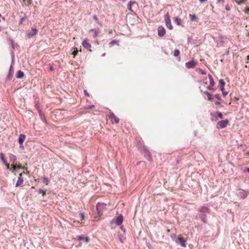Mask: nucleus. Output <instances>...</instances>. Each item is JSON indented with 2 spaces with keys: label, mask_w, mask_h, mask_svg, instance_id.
Segmentation results:
<instances>
[{
  "label": "nucleus",
  "mask_w": 249,
  "mask_h": 249,
  "mask_svg": "<svg viewBox=\"0 0 249 249\" xmlns=\"http://www.w3.org/2000/svg\"><path fill=\"white\" fill-rule=\"evenodd\" d=\"M137 146L139 151L142 155H143L146 160L150 162L153 160L152 154L147 146L143 144L141 142H138Z\"/></svg>",
  "instance_id": "f257e3e1"
},
{
  "label": "nucleus",
  "mask_w": 249,
  "mask_h": 249,
  "mask_svg": "<svg viewBox=\"0 0 249 249\" xmlns=\"http://www.w3.org/2000/svg\"><path fill=\"white\" fill-rule=\"evenodd\" d=\"M209 212V209L206 206H201L198 208L197 216L204 223H207L206 214Z\"/></svg>",
  "instance_id": "f03ea898"
},
{
  "label": "nucleus",
  "mask_w": 249,
  "mask_h": 249,
  "mask_svg": "<svg viewBox=\"0 0 249 249\" xmlns=\"http://www.w3.org/2000/svg\"><path fill=\"white\" fill-rule=\"evenodd\" d=\"M106 204L104 203H98L96 205V211L98 215L100 216L104 209H105Z\"/></svg>",
  "instance_id": "7ed1b4c3"
},
{
  "label": "nucleus",
  "mask_w": 249,
  "mask_h": 249,
  "mask_svg": "<svg viewBox=\"0 0 249 249\" xmlns=\"http://www.w3.org/2000/svg\"><path fill=\"white\" fill-rule=\"evenodd\" d=\"M164 20L165 22V25L166 27L170 30H172L173 29V26L171 24V19L170 18V16L169 14L167 13L164 16Z\"/></svg>",
  "instance_id": "20e7f679"
},
{
  "label": "nucleus",
  "mask_w": 249,
  "mask_h": 249,
  "mask_svg": "<svg viewBox=\"0 0 249 249\" xmlns=\"http://www.w3.org/2000/svg\"><path fill=\"white\" fill-rule=\"evenodd\" d=\"M229 121L228 119H225L224 120H221L220 121L218 122L216 127L218 129H222L226 127L227 125L229 124Z\"/></svg>",
  "instance_id": "39448f33"
},
{
  "label": "nucleus",
  "mask_w": 249,
  "mask_h": 249,
  "mask_svg": "<svg viewBox=\"0 0 249 249\" xmlns=\"http://www.w3.org/2000/svg\"><path fill=\"white\" fill-rule=\"evenodd\" d=\"M38 30L36 28V27H33L32 28V30L31 32H27L26 33V36L28 38H33L35 36H36L38 33Z\"/></svg>",
  "instance_id": "423d86ee"
},
{
  "label": "nucleus",
  "mask_w": 249,
  "mask_h": 249,
  "mask_svg": "<svg viewBox=\"0 0 249 249\" xmlns=\"http://www.w3.org/2000/svg\"><path fill=\"white\" fill-rule=\"evenodd\" d=\"M82 45L83 47L89 50V52H91L92 50L90 49L91 47V44L89 42V40L87 38H85V39L82 42Z\"/></svg>",
  "instance_id": "0eeeda50"
},
{
  "label": "nucleus",
  "mask_w": 249,
  "mask_h": 249,
  "mask_svg": "<svg viewBox=\"0 0 249 249\" xmlns=\"http://www.w3.org/2000/svg\"><path fill=\"white\" fill-rule=\"evenodd\" d=\"M249 195V190H242L237 194V196L242 199H245Z\"/></svg>",
  "instance_id": "6e6552de"
},
{
  "label": "nucleus",
  "mask_w": 249,
  "mask_h": 249,
  "mask_svg": "<svg viewBox=\"0 0 249 249\" xmlns=\"http://www.w3.org/2000/svg\"><path fill=\"white\" fill-rule=\"evenodd\" d=\"M209 79L210 80V84L207 87V89L209 90H212L213 89V87L215 85V82L212 75L210 74L208 75Z\"/></svg>",
  "instance_id": "1a4fd4ad"
},
{
  "label": "nucleus",
  "mask_w": 249,
  "mask_h": 249,
  "mask_svg": "<svg viewBox=\"0 0 249 249\" xmlns=\"http://www.w3.org/2000/svg\"><path fill=\"white\" fill-rule=\"evenodd\" d=\"M166 33L165 28L162 26H159L158 28V34L160 37L163 36Z\"/></svg>",
  "instance_id": "9d476101"
},
{
  "label": "nucleus",
  "mask_w": 249,
  "mask_h": 249,
  "mask_svg": "<svg viewBox=\"0 0 249 249\" xmlns=\"http://www.w3.org/2000/svg\"><path fill=\"white\" fill-rule=\"evenodd\" d=\"M108 117H109V119L111 121H114V122L116 124H118L119 123V121H120L119 119L118 118H117L116 117V116L112 112H109V115Z\"/></svg>",
  "instance_id": "9b49d317"
},
{
  "label": "nucleus",
  "mask_w": 249,
  "mask_h": 249,
  "mask_svg": "<svg viewBox=\"0 0 249 249\" xmlns=\"http://www.w3.org/2000/svg\"><path fill=\"white\" fill-rule=\"evenodd\" d=\"M196 64V62L194 60H191L185 64V66L188 69L194 68Z\"/></svg>",
  "instance_id": "f8f14e48"
},
{
  "label": "nucleus",
  "mask_w": 249,
  "mask_h": 249,
  "mask_svg": "<svg viewBox=\"0 0 249 249\" xmlns=\"http://www.w3.org/2000/svg\"><path fill=\"white\" fill-rule=\"evenodd\" d=\"M23 181H24V180H23V178L22 177V173H20L19 175V176L18 177V179L17 180V182L15 186L16 187H18L20 186V185H21L23 184Z\"/></svg>",
  "instance_id": "ddd939ff"
},
{
  "label": "nucleus",
  "mask_w": 249,
  "mask_h": 249,
  "mask_svg": "<svg viewBox=\"0 0 249 249\" xmlns=\"http://www.w3.org/2000/svg\"><path fill=\"white\" fill-rule=\"evenodd\" d=\"M94 32V34L93 35V37L94 39H96L99 34L101 33V30L99 29H98L97 30L95 29V28L91 29L89 30V32Z\"/></svg>",
  "instance_id": "4468645a"
},
{
  "label": "nucleus",
  "mask_w": 249,
  "mask_h": 249,
  "mask_svg": "<svg viewBox=\"0 0 249 249\" xmlns=\"http://www.w3.org/2000/svg\"><path fill=\"white\" fill-rule=\"evenodd\" d=\"M13 72H14V70H13V66L11 65L10 67V69H9L8 74L6 77V81L10 80L12 78L13 75Z\"/></svg>",
  "instance_id": "2eb2a0df"
},
{
  "label": "nucleus",
  "mask_w": 249,
  "mask_h": 249,
  "mask_svg": "<svg viewBox=\"0 0 249 249\" xmlns=\"http://www.w3.org/2000/svg\"><path fill=\"white\" fill-rule=\"evenodd\" d=\"M123 221V216L122 214H119L117 216L116 219V224L118 226H121Z\"/></svg>",
  "instance_id": "dca6fc26"
},
{
  "label": "nucleus",
  "mask_w": 249,
  "mask_h": 249,
  "mask_svg": "<svg viewBox=\"0 0 249 249\" xmlns=\"http://www.w3.org/2000/svg\"><path fill=\"white\" fill-rule=\"evenodd\" d=\"M26 136L23 134H20L19 135L18 142L20 145H22L24 140H25Z\"/></svg>",
  "instance_id": "f3484780"
},
{
  "label": "nucleus",
  "mask_w": 249,
  "mask_h": 249,
  "mask_svg": "<svg viewBox=\"0 0 249 249\" xmlns=\"http://www.w3.org/2000/svg\"><path fill=\"white\" fill-rule=\"evenodd\" d=\"M0 159H1L3 163L5 164V165L6 166L7 168L9 169V164L6 161V160L5 159L3 153L0 154Z\"/></svg>",
  "instance_id": "a211bd4d"
},
{
  "label": "nucleus",
  "mask_w": 249,
  "mask_h": 249,
  "mask_svg": "<svg viewBox=\"0 0 249 249\" xmlns=\"http://www.w3.org/2000/svg\"><path fill=\"white\" fill-rule=\"evenodd\" d=\"M178 242L181 247H186V241L183 237H180L178 239Z\"/></svg>",
  "instance_id": "6ab92c4d"
},
{
  "label": "nucleus",
  "mask_w": 249,
  "mask_h": 249,
  "mask_svg": "<svg viewBox=\"0 0 249 249\" xmlns=\"http://www.w3.org/2000/svg\"><path fill=\"white\" fill-rule=\"evenodd\" d=\"M210 115L211 121L216 122L218 120L217 115L215 114V112H211Z\"/></svg>",
  "instance_id": "aec40b11"
},
{
  "label": "nucleus",
  "mask_w": 249,
  "mask_h": 249,
  "mask_svg": "<svg viewBox=\"0 0 249 249\" xmlns=\"http://www.w3.org/2000/svg\"><path fill=\"white\" fill-rule=\"evenodd\" d=\"M225 85V82L223 79H221L219 80V88L221 91L224 90V86Z\"/></svg>",
  "instance_id": "412c9836"
},
{
  "label": "nucleus",
  "mask_w": 249,
  "mask_h": 249,
  "mask_svg": "<svg viewBox=\"0 0 249 249\" xmlns=\"http://www.w3.org/2000/svg\"><path fill=\"white\" fill-rule=\"evenodd\" d=\"M8 40L9 44H11V45L12 46V50H15L16 43H15L14 40L13 39H12L11 37H9L8 38Z\"/></svg>",
  "instance_id": "4be33fe9"
},
{
  "label": "nucleus",
  "mask_w": 249,
  "mask_h": 249,
  "mask_svg": "<svg viewBox=\"0 0 249 249\" xmlns=\"http://www.w3.org/2000/svg\"><path fill=\"white\" fill-rule=\"evenodd\" d=\"M24 72L22 71L19 70L17 72L16 74V77L18 79H21L24 77Z\"/></svg>",
  "instance_id": "5701e85b"
},
{
  "label": "nucleus",
  "mask_w": 249,
  "mask_h": 249,
  "mask_svg": "<svg viewBox=\"0 0 249 249\" xmlns=\"http://www.w3.org/2000/svg\"><path fill=\"white\" fill-rule=\"evenodd\" d=\"M174 21L175 22V23L177 24L178 25H181V24H182V21L181 20V19L178 17H174Z\"/></svg>",
  "instance_id": "b1692460"
},
{
  "label": "nucleus",
  "mask_w": 249,
  "mask_h": 249,
  "mask_svg": "<svg viewBox=\"0 0 249 249\" xmlns=\"http://www.w3.org/2000/svg\"><path fill=\"white\" fill-rule=\"evenodd\" d=\"M78 241H84L86 243H88L89 241V239L88 237H83L82 236H79L78 237Z\"/></svg>",
  "instance_id": "393cba45"
},
{
  "label": "nucleus",
  "mask_w": 249,
  "mask_h": 249,
  "mask_svg": "<svg viewBox=\"0 0 249 249\" xmlns=\"http://www.w3.org/2000/svg\"><path fill=\"white\" fill-rule=\"evenodd\" d=\"M201 92H203V93L205 94L207 96V98H208V99L210 101H211L213 99V96H212V95L209 92L207 91H203L202 90H200Z\"/></svg>",
  "instance_id": "a878e982"
},
{
  "label": "nucleus",
  "mask_w": 249,
  "mask_h": 249,
  "mask_svg": "<svg viewBox=\"0 0 249 249\" xmlns=\"http://www.w3.org/2000/svg\"><path fill=\"white\" fill-rule=\"evenodd\" d=\"M119 41L117 40H112L108 44L109 47H112L114 45H119Z\"/></svg>",
  "instance_id": "bb28decb"
},
{
  "label": "nucleus",
  "mask_w": 249,
  "mask_h": 249,
  "mask_svg": "<svg viewBox=\"0 0 249 249\" xmlns=\"http://www.w3.org/2000/svg\"><path fill=\"white\" fill-rule=\"evenodd\" d=\"M118 236L120 242L122 243H123L124 240H125V238L121 234H120L119 233H118Z\"/></svg>",
  "instance_id": "cd10ccee"
},
{
  "label": "nucleus",
  "mask_w": 249,
  "mask_h": 249,
  "mask_svg": "<svg viewBox=\"0 0 249 249\" xmlns=\"http://www.w3.org/2000/svg\"><path fill=\"white\" fill-rule=\"evenodd\" d=\"M135 3H136V2L135 1H130L128 3V5H127V9L130 11H131V12L133 11L132 10L131 4H135Z\"/></svg>",
  "instance_id": "c85d7f7f"
},
{
  "label": "nucleus",
  "mask_w": 249,
  "mask_h": 249,
  "mask_svg": "<svg viewBox=\"0 0 249 249\" xmlns=\"http://www.w3.org/2000/svg\"><path fill=\"white\" fill-rule=\"evenodd\" d=\"M38 113H39V115L40 118H41V119L42 120H44L45 121H46V118H45V114H44V113H43L41 110H39V112H38Z\"/></svg>",
  "instance_id": "c756f323"
},
{
  "label": "nucleus",
  "mask_w": 249,
  "mask_h": 249,
  "mask_svg": "<svg viewBox=\"0 0 249 249\" xmlns=\"http://www.w3.org/2000/svg\"><path fill=\"white\" fill-rule=\"evenodd\" d=\"M215 114L217 115L218 119H222L223 118V115L221 112L216 111Z\"/></svg>",
  "instance_id": "7c9ffc66"
},
{
  "label": "nucleus",
  "mask_w": 249,
  "mask_h": 249,
  "mask_svg": "<svg viewBox=\"0 0 249 249\" xmlns=\"http://www.w3.org/2000/svg\"><path fill=\"white\" fill-rule=\"evenodd\" d=\"M248 0H236V3L238 5H241L243 3H245Z\"/></svg>",
  "instance_id": "2f4dec72"
},
{
  "label": "nucleus",
  "mask_w": 249,
  "mask_h": 249,
  "mask_svg": "<svg viewBox=\"0 0 249 249\" xmlns=\"http://www.w3.org/2000/svg\"><path fill=\"white\" fill-rule=\"evenodd\" d=\"M180 54V52L179 51V50L178 49H175L174 51V53H173V55L175 56H179Z\"/></svg>",
  "instance_id": "473e14b6"
},
{
  "label": "nucleus",
  "mask_w": 249,
  "mask_h": 249,
  "mask_svg": "<svg viewBox=\"0 0 249 249\" xmlns=\"http://www.w3.org/2000/svg\"><path fill=\"white\" fill-rule=\"evenodd\" d=\"M197 71L199 73H200L202 75H205L206 74V72L200 68H198L197 70Z\"/></svg>",
  "instance_id": "72a5a7b5"
},
{
  "label": "nucleus",
  "mask_w": 249,
  "mask_h": 249,
  "mask_svg": "<svg viewBox=\"0 0 249 249\" xmlns=\"http://www.w3.org/2000/svg\"><path fill=\"white\" fill-rule=\"evenodd\" d=\"M43 182L46 183V185H48L50 182L49 179L45 177V176L43 177Z\"/></svg>",
  "instance_id": "f704fd0d"
},
{
  "label": "nucleus",
  "mask_w": 249,
  "mask_h": 249,
  "mask_svg": "<svg viewBox=\"0 0 249 249\" xmlns=\"http://www.w3.org/2000/svg\"><path fill=\"white\" fill-rule=\"evenodd\" d=\"M9 158L11 160H13L14 162H15L17 159L16 156L13 154H10Z\"/></svg>",
  "instance_id": "c9c22d12"
},
{
  "label": "nucleus",
  "mask_w": 249,
  "mask_h": 249,
  "mask_svg": "<svg viewBox=\"0 0 249 249\" xmlns=\"http://www.w3.org/2000/svg\"><path fill=\"white\" fill-rule=\"evenodd\" d=\"M189 17L190 18V20L193 21L196 20L197 18L196 16L195 15H189Z\"/></svg>",
  "instance_id": "e433bc0d"
},
{
  "label": "nucleus",
  "mask_w": 249,
  "mask_h": 249,
  "mask_svg": "<svg viewBox=\"0 0 249 249\" xmlns=\"http://www.w3.org/2000/svg\"><path fill=\"white\" fill-rule=\"evenodd\" d=\"M37 191L39 194H42L43 196H45L46 194V191H43L41 189H38Z\"/></svg>",
  "instance_id": "4c0bfd02"
},
{
  "label": "nucleus",
  "mask_w": 249,
  "mask_h": 249,
  "mask_svg": "<svg viewBox=\"0 0 249 249\" xmlns=\"http://www.w3.org/2000/svg\"><path fill=\"white\" fill-rule=\"evenodd\" d=\"M74 49V50L73 51V52L71 53L73 55V57H74L77 55V54L78 52V50L77 48H75Z\"/></svg>",
  "instance_id": "58836bf2"
},
{
  "label": "nucleus",
  "mask_w": 249,
  "mask_h": 249,
  "mask_svg": "<svg viewBox=\"0 0 249 249\" xmlns=\"http://www.w3.org/2000/svg\"><path fill=\"white\" fill-rule=\"evenodd\" d=\"M95 107L94 105H90L86 106L85 108L86 109H93Z\"/></svg>",
  "instance_id": "ea45409f"
},
{
  "label": "nucleus",
  "mask_w": 249,
  "mask_h": 249,
  "mask_svg": "<svg viewBox=\"0 0 249 249\" xmlns=\"http://www.w3.org/2000/svg\"><path fill=\"white\" fill-rule=\"evenodd\" d=\"M26 18L25 17H23V18H21L20 19V21L19 22V25H21L23 23V22L26 19Z\"/></svg>",
  "instance_id": "a19ab883"
},
{
  "label": "nucleus",
  "mask_w": 249,
  "mask_h": 249,
  "mask_svg": "<svg viewBox=\"0 0 249 249\" xmlns=\"http://www.w3.org/2000/svg\"><path fill=\"white\" fill-rule=\"evenodd\" d=\"M214 97H215V98L217 99L219 101H220V100H222V99H221V97H220V94H215V95H214Z\"/></svg>",
  "instance_id": "79ce46f5"
},
{
  "label": "nucleus",
  "mask_w": 249,
  "mask_h": 249,
  "mask_svg": "<svg viewBox=\"0 0 249 249\" xmlns=\"http://www.w3.org/2000/svg\"><path fill=\"white\" fill-rule=\"evenodd\" d=\"M146 246L149 249H154L152 245L149 243H146Z\"/></svg>",
  "instance_id": "37998d69"
},
{
  "label": "nucleus",
  "mask_w": 249,
  "mask_h": 249,
  "mask_svg": "<svg viewBox=\"0 0 249 249\" xmlns=\"http://www.w3.org/2000/svg\"><path fill=\"white\" fill-rule=\"evenodd\" d=\"M225 9L227 11H229L231 10V7H230V6L229 5V4H227L225 6Z\"/></svg>",
  "instance_id": "c03bdc74"
},
{
  "label": "nucleus",
  "mask_w": 249,
  "mask_h": 249,
  "mask_svg": "<svg viewBox=\"0 0 249 249\" xmlns=\"http://www.w3.org/2000/svg\"><path fill=\"white\" fill-rule=\"evenodd\" d=\"M14 50H12V51L11 52V56H12V62L13 63V61H14V57H15V54H14Z\"/></svg>",
  "instance_id": "a18cd8bd"
},
{
  "label": "nucleus",
  "mask_w": 249,
  "mask_h": 249,
  "mask_svg": "<svg viewBox=\"0 0 249 249\" xmlns=\"http://www.w3.org/2000/svg\"><path fill=\"white\" fill-rule=\"evenodd\" d=\"M35 107L36 108V109L37 110L38 112H39V110H41L40 108V107L39 106V105H38V104H36L35 105Z\"/></svg>",
  "instance_id": "49530a36"
},
{
  "label": "nucleus",
  "mask_w": 249,
  "mask_h": 249,
  "mask_svg": "<svg viewBox=\"0 0 249 249\" xmlns=\"http://www.w3.org/2000/svg\"><path fill=\"white\" fill-rule=\"evenodd\" d=\"M16 169V166L15 165H12V169H10V170H11V171L12 172H13Z\"/></svg>",
  "instance_id": "de8ad7c7"
},
{
  "label": "nucleus",
  "mask_w": 249,
  "mask_h": 249,
  "mask_svg": "<svg viewBox=\"0 0 249 249\" xmlns=\"http://www.w3.org/2000/svg\"><path fill=\"white\" fill-rule=\"evenodd\" d=\"M81 220H84L85 218V215L84 213H80Z\"/></svg>",
  "instance_id": "09e8293b"
},
{
  "label": "nucleus",
  "mask_w": 249,
  "mask_h": 249,
  "mask_svg": "<svg viewBox=\"0 0 249 249\" xmlns=\"http://www.w3.org/2000/svg\"><path fill=\"white\" fill-rule=\"evenodd\" d=\"M84 94H85V96H89V93L88 92V91H87V90L85 89V90H84Z\"/></svg>",
  "instance_id": "8fccbe9b"
},
{
  "label": "nucleus",
  "mask_w": 249,
  "mask_h": 249,
  "mask_svg": "<svg viewBox=\"0 0 249 249\" xmlns=\"http://www.w3.org/2000/svg\"><path fill=\"white\" fill-rule=\"evenodd\" d=\"M222 94H223V96H224L227 95L228 94V91H225L224 90L223 91H222Z\"/></svg>",
  "instance_id": "3c124183"
},
{
  "label": "nucleus",
  "mask_w": 249,
  "mask_h": 249,
  "mask_svg": "<svg viewBox=\"0 0 249 249\" xmlns=\"http://www.w3.org/2000/svg\"><path fill=\"white\" fill-rule=\"evenodd\" d=\"M93 18L96 21H98V18L96 15H94L93 17Z\"/></svg>",
  "instance_id": "603ef678"
},
{
  "label": "nucleus",
  "mask_w": 249,
  "mask_h": 249,
  "mask_svg": "<svg viewBox=\"0 0 249 249\" xmlns=\"http://www.w3.org/2000/svg\"><path fill=\"white\" fill-rule=\"evenodd\" d=\"M49 71H54V68H53V66H50Z\"/></svg>",
  "instance_id": "864d4df0"
},
{
  "label": "nucleus",
  "mask_w": 249,
  "mask_h": 249,
  "mask_svg": "<svg viewBox=\"0 0 249 249\" xmlns=\"http://www.w3.org/2000/svg\"><path fill=\"white\" fill-rule=\"evenodd\" d=\"M18 167L19 168H21V169H25V170L27 169V168L25 166H18Z\"/></svg>",
  "instance_id": "5fc2aeb1"
},
{
  "label": "nucleus",
  "mask_w": 249,
  "mask_h": 249,
  "mask_svg": "<svg viewBox=\"0 0 249 249\" xmlns=\"http://www.w3.org/2000/svg\"><path fill=\"white\" fill-rule=\"evenodd\" d=\"M225 2V0H217V3H220L221 2L224 3Z\"/></svg>",
  "instance_id": "6e6d98bb"
},
{
  "label": "nucleus",
  "mask_w": 249,
  "mask_h": 249,
  "mask_svg": "<svg viewBox=\"0 0 249 249\" xmlns=\"http://www.w3.org/2000/svg\"><path fill=\"white\" fill-rule=\"evenodd\" d=\"M221 103H220V102L219 101H216L215 102V105H219Z\"/></svg>",
  "instance_id": "4d7b16f0"
},
{
  "label": "nucleus",
  "mask_w": 249,
  "mask_h": 249,
  "mask_svg": "<svg viewBox=\"0 0 249 249\" xmlns=\"http://www.w3.org/2000/svg\"><path fill=\"white\" fill-rule=\"evenodd\" d=\"M249 11V8L247 7L246 10H245V13H248Z\"/></svg>",
  "instance_id": "13d9d810"
},
{
  "label": "nucleus",
  "mask_w": 249,
  "mask_h": 249,
  "mask_svg": "<svg viewBox=\"0 0 249 249\" xmlns=\"http://www.w3.org/2000/svg\"><path fill=\"white\" fill-rule=\"evenodd\" d=\"M121 229L122 231H123L124 232L125 231V229L123 228V226H121Z\"/></svg>",
  "instance_id": "bf43d9fd"
},
{
  "label": "nucleus",
  "mask_w": 249,
  "mask_h": 249,
  "mask_svg": "<svg viewBox=\"0 0 249 249\" xmlns=\"http://www.w3.org/2000/svg\"><path fill=\"white\" fill-rule=\"evenodd\" d=\"M201 2L206 1L207 0H199Z\"/></svg>",
  "instance_id": "052dcab7"
},
{
  "label": "nucleus",
  "mask_w": 249,
  "mask_h": 249,
  "mask_svg": "<svg viewBox=\"0 0 249 249\" xmlns=\"http://www.w3.org/2000/svg\"><path fill=\"white\" fill-rule=\"evenodd\" d=\"M246 156H249V151H248L246 154H245Z\"/></svg>",
  "instance_id": "680f3d73"
},
{
  "label": "nucleus",
  "mask_w": 249,
  "mask_h": 249,
  "mask_svg": "<svg viewBox=\"0 0 249 249\" xmlns=\"http://www.w3.org/2000/svg\"><path fill=\"white\" fill-rule=\"evenodd\" d=\"M105 55H106V53H102V54L101 55L102 56H105Z\"/></svg>",
  "instance_id": "e2e57ef3"
},
{
  "label": "nucleus",
  "mask_w": 249,
  "mask_h": 249,
  "mask_svg": "<svg viewBox=\"0 0 249 249\" xmlns=\"http://www.w3.org/2000/svg\"><path fill=\"white\" fill-rule=\"evenodd\" d=\"M191 39V38H190V37H188V42H190Z\"/></svg>",
  "instance_id": "0e129e2a"
},
{
  "label": "nucleus",
  "mask_w": 249,
  "mask_h": 249,
  "mask_svg": "<svg viewBox=\"0 0 249 249\" xmlns=\"http://www.w3.org/2000/svg\"><path fill=\"white\" fill-rule=\"evenodd\" d=\"M31 1H32V0H28L29 4H30L31 3Z\"/></svg>",
  "instance_id": "69168bd1"
},
{
  "label": "nucleus",
  "mask_w": 249,
  "mask_h": 249,
  "mask_svg": "<svg viewBox=\"0 0 249 249\" xmlns=\"http://www.w3.org/2000/svg\"><path fill=\"white\" fill-rule=\"evenodd\" d=\"M247 171L249 173V167L247 169Z\"/></svg>",
  "instance_id": "338daca9"
},
{
  "label": "nucleus",
  "mask_w": 249,
  "mask_h": 249,
  "mask_svg": "<svg viewBox=\"0 0 249 249\" xmlns=\"http://www.w3.org/2000/svg\"><path fill=\"white\" fill-rule=\"evenodd\" d=\"M1 18H2V19L3 20H5V18L4 17H2Z\"/></svg>",
  "instance_id": "774afa93"
}]
</instances>
